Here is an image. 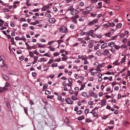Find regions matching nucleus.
<instances>
[{
    "label": "nucleus",
    "instance_id": "f257e3e1",
    "mask_svg": "<svg viewBox=\"0 0 130 130\" xmlns=\"http://www.w3.org/2000/svg\"><path fill=\"white\" fill-rule=\"evenodd\" d=\"M59 30L62 33H65L67 32V28L64 26L60 27L59 28Z\"/></svg>",
    "mask_w": 130,
    "mask_h": 130
},
{
    "label": "nucleus",
    "instance_id": "f03ea898",
    "mask_svg": "<svg viewBox=\"0 0 130 130\" xmlns=\"http://www.w3.org/2000/svg\"><path fill=\"white\" fill-rule=\"evenodd\" d=\"M98 21V20L96 19L92 21L89 22L88 23V25L89 26H91L93 24H95V23H96Z\"/></svg>",
    "mask_w": 130,
    "mask_h": 130
},
{
    "label": "nucleus",
    "instance_id": "7ed1b4c3",
    "mask_svg": "<svg viewBox=\"0 0 130 130\" xmlns=\"http://www.w3.org/2000/svg\"><path fill=\"white\" fill-rule=\"evenodd\" d=\"M3 56H0V66L3 67L4 65V62L3 59Z\"/></svg>",
    "mask_w": 130,
    "mask_h": 130
},
{
    "label": "nucleus",
    "instance_id": "20e7f679",
    "mask_svg": "<svg viewBox=\"0 0 130 130\" xmlns=\"http://www.w3.org/2000/svg\"><path fill=\"white\" fill-rule=\"evenodd\" d=\"M66 102L68 104H72L73 101H71L69 98H68L65 99Z\"/></svg>",
    "mask_w": 130,
    "mask_h": 130
},
{
    "label": "nucleus",
    "instance_id": "39448f33",
    "mask_svg": "<svg viewBox=\"0 0 130 130\" xmlns=\"http://www.w3.org/2000/svg\"><path fill=\"white\" fill-rule=\"evenodd\" d=\"M56 21L55 19L53 18H51L49 19L48 22L50 23H54Z\"/></svg>",
    "mask_w": 130,
    "mask_h": 130
},
{
    "label": "nucleus",
    "instance_id": "423d86ee",
    "mask_svg": "<svg viewBox=\"0 0 130 130\" xmlns=\"http://www.w3.org/2000/svg\"><path fill=\"white\" fill-rule=\"evenodd\" d=\"M2 77L3 78L6 80H9V78L4 74H2Z\"/></svg>",
    "mask_w": 130,
    "mask_h": 130
},
{
    "label": "nucleus",
    "instance_id": "0eeeda50",
    "mask_svg": "<svg viewBox=\"0 0 130 130\" xmlns=\"http://www.w3.org/2000/svg\"><path fill=\"white\" fill-rule=\"evenodd\" d=\"M8 89L7 88V87H6L5 86L2 89V88L1 89V88H0V92H2L3 91H5V90H7Z\"/></svg>",
    "mask_w": 130,
    "mask_h": 130
},
{
    "label": "nucleus",
    "instance_id": "6e6552de",
    "mask_svg": "<svg viewBox=\"0 0 130 130\" xmlns=\"http://www.w3.org/2000/svg\"><path fill=\"white\" fill-rule=\"evenodd\" d=\"M114 43L113 42H110L109 43V44L108 46H110L111 47H113V46L114 45Z\"/></svg>",
    "mask_w": 130,
    "mask_h": 130
},
{
    "label": "nucleus",
    "instance_id": "1a4fd4ad",
    "mask_svg": "<svg viewBox=\"0 0 130 130\" xmlns=\"http://www.w3.org/2000/svg\"><path fill=\"white\" fill-rule=\"evenodd\" d=\"M78 58L79 59H82L84 60H85L87 59V58H84L83 56H78Z\"/></svg>",
    "mask_w": 130,
    "mask_h": 130
},
{
    "label": "nucleus",
    "instance_id": "9d476101",
    "mask_svg": "<svg viewBox=\"0 0 130 130\" xmlns=\"http://www.w3.org/2000/svg\"><path fill=\"white\" fill-rule=\"evenodd\" d=\"M92 9V7L91 6H89L86 8V10L87 11H90Z\"/></svg>",
    "mask_w": 130,
    "mask_h": 130
},
{
    "label": "nucleus",
    "instance_id": "9b49d317",
    "mask_svg": "<svg viewBox=\"0 0 130 130\" xmlns=\"http://www.w3.org/2000/svg\"><path fill=\"white\" fill-rule=\"evenodd\" d=\"M93 32V30H91L90 31H88L87 33V35H90Z\"/></svg>",
    "mask_w": 130,
    "mask_h": 130
},
{
    "label": "nucleus",
    "instance_id": "f8f14e48",
    "mask_svg": "<svg viewBox=\"0 0 130 130\" xmlns=\"http://www.w3.org/2000/svg\"><path fill=\"white\" fill-rule=\"evenodd\" d=\"M39 23V22L38 21H36L35 22H31L30 23L31 24L33 25H35Z\"/></svg>",
    "mask_w": 130,
    "mask_h": 130
},
{
    "label": "nucleus",
    "instance_id": "ddd939ff",
    "mask_svg": "<svg viewBox=\"0 0 130 130\" xmlns=\"http://www.w3.org/2000/svg\"><path fill=\"white\" fill-rule=\"evenodd\" d=\"M48 85L47 84H46L44 85L43 86V91H44L45 90H46L47 87Z\"/></svg>",
    "mask_w": 130,
    "mask_h": 130
},
{
    "label": "nucleus",
    "instance_id": "4468645a",
    "mask_svg": "<svg viewBox=\"0 0 130 130\" xmlns=\"http://www.w3.org/2000/svg\"><path fill=\"white\" fill-rule=\"evenodd\" d=\"M122 26V24L121 23H119L116 26V27L117 28H120Z\"/></svg>",
    "mask_w": 130,
    "mask_h": 130
},
{
    "label": "nucleus",
    "instance_id": "2eb2a0df",
    "mask_svg": "<svg viewBox=\"0 0 130 130\" xmlns=\"http://www.w3.org/2000/svg\"><path fill=\"white\" fill-rule=\"evenodd\" d=\"M78 40L79 41L82 42V43H83L86 44V43L85 41L82 40V38H78Z\"/></svg>",
    "mask_w": 130,
    "mask_h": 130
},
{
    "label": "nucleus",
    "instance_id": "dca6fc26",
    "mask_svg": "<svg viewBox=\"0 0 130 130\" xmlns=\"http://www.w3.org/2000/svg\"><path fill=\"white\" fill-rule=\"evenodd\" d=\"M109 51L107 50H105L103 54L104 55H106L109 53Z\"/></svg>",
    "mask_w": 130,
    "mask_h": 130
},
{
    "label": "nucleus",
    "instance_id": "f3484780",
    "mask_svg": "<svg viewBox=\"0 0 130 130\" xmlns=\"http://www.w3.org/2000/svg\"><path fill=\"white\" fill-rule=\"evenodd\" d=\"M107 44L106 43H104L101 46V48H104L105 47H107Z\"/></svg>",
    "mask_w": 130,
    "mask_h": 130
},
{
    "label": "nucleus",
    "instance_id": "a211bd4d",
    "mask_svg": "<svg viewBox=\"0 0 130 130\" xmlns=\"http://www.w3.org/2000/svg\"><path fill=\"white\" fill-rule=\"evenodd\" d=\"M72 99L73 100H77V97L74 95H73L72 96Z\"/></svg>",
    "mask_w": 130,
    "mask_h": 130
},
{
    "label": "nucleus",
    "instance_id": "6ab92c4d",
    "mask_svg": "<svg viewBox=\"0 0 130 130\" xmlns=\"http://www.w3.org/2000/svg\"><path fill=\"white\" fill-rule=\"evenodd\" d=\"M79 18V16L78 15L73 16L71 17V19H77Z\"/></svg>",
    "mask_w": 130,
    "mask_h": 130
},
{
    "label": "nucleus",
    "instance_id": "aec40b11",
    "mask_svg": "<svg viewBox=\"0 0 130 130\" xmlns=\"http://www.w3.org/2000/svg\"><path fill=\"white\" fill-rule=\"evenodd\" d=\"M125 34H121L120 35V37L121 38H123L125 36Z\"/></svg>",
    "mask_w": 130,
    "mask_h": 130
},
{
    "label": "nucleus",
    "instance_id": "412c9836",
    "mask_svg": "<svg viewBox=\"0 0 130 130\" xmlns=\"http://www.w3.org/2000/svg\"><path fill=\"white\" fill-rule=\"evenodd\" d=\"M109 25H107L108 26H111L113 27L115 26V24L113 22H112L111 23H109Z\"/></svg>",
    "mask_w": 130,
    "mask_h": 130
},
{
    "label": "nucleus",
    "instance_id": "4be33fe9",
    "mask_svg": "<svg viewBox=\"0 0 130 130\" xmlns=\"http://www.w3.org/2000/svg\"><path fill=\"white\" fill-rule=\"evenodd\" d=\"M84 117L83 116H82L79 117L78 118V119L79 121H80L82 120L83 119H84Z\"/></svg>",
    "mask_w": 130,
    "mask_h": 130
},
{
    "label": "nucleus",
    "instance_id": "5701e85b",
    "mask_svg": "<svg viewBox=\"0 0 130 130\" xmlns=\"http://www.w3.org/2000/svg\"><path fill=\"white\" fill-rule=\"evenodd\" d=\"M126 58V56H125L122 59L121 61V62L122 63H124L125 61Z\"/></svg>",
    "mask_w": 130,
    "mask_h": 130
},
{
    "label": "nucleus",
    "instance_id": "b1692460",
    "mask_svg": "<svg viewBox=\"0 0 130 130\" xmlns=\"http://www.w3.org/2000/svg\"><path fill=\"white\" fill-rule=\"evenodd\" d=\"M24 109L25 113L26 114V115H27L28 113L27 112V108L26 107H24Z\"/></svg>",
    "mask_w": 130,
    "mask_h": 130
},
{
    "label": "nucleus",
    "instance_id": "393cba45",
    "mask_svg": "<svg viewBox=\"0 0 130 130\" xmlns=\"http://www.w3.org/2000/svg\"><path fill=\"white\" fill-rule=\"evenodd\" d=\"M82 95L84 97H87V95L86 92H83L82 94Z\"/></svg>",
    "mask_w": 130,
    "mask_h": 130
},
{
    "label": "nucleus",
    "instance_id": "a878e982",
    "mask_svg": "<svg viewBox=\"0 0 130 130\" xmlns=\"http://www.w3.org/2000/svg\"><path fill=\"white\" fill-rule=\"evenodd\" d=\"M20 40H22L25 41L26 40V39L23 36L21 38H20Z\"/></svg>",
    "mask_w": 130,
    "mask_h": 130
},
{
    "label": "nucleus",
    "instance_id": "bb28decb",
    "mask_svg": "<svg viewBox=\"0 0 130 130\" xmlns=\"http://www.w3.org/2000/svg\"><path fill=\"white\" fill-rule=\"evenodd\" d=\"M5 86L7 87H10V85L9 83L7 82L6 83L5 85Z\"/></svg>",
    "mask_w": 130,
    "mask_h": 130
},
{
    "label": "nucleus",
    "instance_id": "cd10ccee",
    "mask_svg": "<svg viewBox=\"0 0 130 130\" xmlns=\"http://www.w3.org/2000/svg\"><path fill=\"white\" fill-rule=\"evenodd\" d=\"M89 12V11L87 10V11L83 12L82 13L84 14H88Z\"/></svg>",
    "mask_w": 130,
    "mask_h": 130
},
{
    "label": "nucleus",
    "instance_id": "c85d7f7f",
    "mask_svg": "<svg viewBox=\"0 0 130 130\" xmlns=\"http://www.w3.org/2000/svg\"><path fill=\"white\" fill-rule=\"evenodd\" d=\"M118 60H117L116 61L113 63V64H115V65H118L119 64V63H117L118 62Z\"/></svg>",
    "mask_w": 130,
    "mask_h": 130
},
{
    "label": "nucleus",
    "instance_id": "c756f323",
    "mask_svg": "<svg viewBox=\"0 0 130 130\" xmlns=\"http://www.w3.org/2000/svg\"><path fill=\"white\" fill-rule=\"evenodd\" d=\"M4 12H8L9 11V10L7 8H5L3 10Z\"/></svg>",
    "mask_w": 130,
    "mask_h": 130
},
{
    "label": "nucleus",
    "instance_id": "7c9ffc66",
    "mask_svg": "<svg viewBox=\"0 0 130 130\" xmlns=\"http://www.w3.org/2000/svg\"><path fill=\"white\" fill-rule=\"evenodd\" d=\"M53 61H54V60H53V59H50V60L48 62V64H49L53 62Z\"/></svg>",
    "mask_w": 130,
    "mask_h": 130
},
{
    "label": "nucleus",
    "instance_id": "2f4dec72",
    "mask_svg": "<svg viewBox=\"0 0 130 130\" xmlns=\"http://www.w3.org/2000/svg\"><path fill=\"white\" fill-rule=\"evenodd\" d=\"M29 55L31 57H32L34 56L33 53L31 52H29Z\"/></svg>",
    "mask_w": 130,
    "mask_h": 130
},
{
    "label": "nucleus",
    "instance_id": "473e14b6",
    "mask_svg": "<svg viewBox=\"0 0 130 130\" xmlns=\"http://www.w3.org/2000/svg\"><path fill=\"white\" fill-rule=\"evenodd\" d=\"M51 66L52 67H56L57 66V65L56 63H53L51 64Z\"/></svg>",
    "mask_w": 130,
    "mask_h": 130
},
{
    "label": "nucleus",
    "instance_id": "72a5a7b5",
    "mask_svg": "<svg viewBox=\"0 0 130 130\" xmlns=\"http://www.w3.org/2000/svg\"><path fill=\"white\" fill-rule=\"evenodd\" d=\"M85 84H84V85L82 84L81 85V87H80V90H83V89L84 87H85Z\"/></svg>",
    "mask_w": 130,
    "mask_h": 130
},
{
    "label": "nucleus",
    "instance_id": "f704fd0d",
    "mask_svg": "<svg viewBox=\"0 0 130 130\" xmlns=\"http://www.w3.org/2000/svg\"><path fill=\"white\" fill-rule=\"evenodd\" d=\"M7 106L8 108H10V103L9 102H6Z\"/></svg>",
    "mask_w": 130,
    "mask_h": 130
},
{
    "label": "nucleus",
    "instance_id": "c9c22d12",
    "mask_svg": "<svg viewBox=\"0 0 130 130\" xmlns=\"http://www.w3.org/2000/svg\"><path fill=\"white\" fill-rule=\"evenodd\" d=\"M41 61L42 62H45L46 61V59H45L44 58H40Z\"/></svg>",
    "mask_w": 130,
    "mask_h": 130
},
{
    "label": "nucleus",
    "instance_id": "e433bc0d",
    "mask_svg": "<svg viewBox=\"0 0 130 130\" xmlns=\"http://www.w3.org/2000/svg\"><path fill=\"white\" fill-rule=\"evenodd\" d=\"M117 35H116V36H113L111 38V40H115L116 38H117Z\"/></svg>",
    "mask_w": 130,
    "mask_h": 130
},
{
    "label": "nucleus",
    "instance_id": "4c0bfd02",
    "mask_svg": "<svg viewBox=\"0 0 130 130\" xmlns=\"http://www.w3.org/2000/svg\"><path fill=\"white\" fill-rule=\"evenodd\" d=\"M80 34L81 35H84L85 34H86L87 35V33L85 32H81L80 33Z\"/></svg>",
    "mask_w": 130,
    "mask_h": 130
},
{
    "label": "nucleus",
    "instance_id": "58836bf2",
    "mask_svg": "<svg viewBox=\"0 0 130 130\" xmlns=\"http://www.w3.org/2000/svg\"><path fill=\"white\" fill-rule=\"evenodd\" d=\"M89 94L91 96H92L94 94V93L93 91H91L89 92Z\"/></svg>",
    "mask_w": 130,
    "mask_h": 130
},
{
    "label": "nucleus",
    "instance_id": "ea45409f",
    "mask_svg": "<svg viewBox=\"0 0 130 130\" xmlns=\"http://www.w3.org/2000/svg\"><path fill=\"white\" fill-rule=\"evenodd\" d=\"M51 93L48 90H46L45 91V94H46L47 95L49 94H50Z\"/></svg>",
    "mask_w": 130,
    "mask_h": 130
},
{
    "label": "nucleus",
    "instance_id": "a19ab883",
    "mask_svg": "<svg viewBox=\"0 0 130 130\" xmlns=\"http://www.w3.org/2000/svg\"><path fill=\"white\" fill-rule=\"evenodd\" d=\"M127 47V46L125 45H122L121 46V48H124Z\"/></svg>",
    "mask_w": 130,
    "mask_h": 130
},
{
    "label": "nucleus",
    "instance_id": "79ce46f5",
    "mask_svg": "<svg viewBox=\"0 0 130 130\" xmlns=\"http://www.w3.org/2000/svg\"><path fill=\"white\" fill-rule=\"evenodd\" d=\"M96 70L99 73H100L101 71V70L99 68H97L96 69Z\"/></svg>",
    "mask_w": 130,
    "mask_h": 130
},
{
    "label": "nucleus",
    "instance_id": "37998d69",
    "mask_svg": "<svg viewBox=\"0 0 130 130\" xmlns=\"http://www.w3.org/2000/svg\"><path fill=\"white\" fill-rule=\"evenodd\" d=\"M11 41L12 43H13V44L15 45V43H14V38H12L11 39Z\"/></svg>",
    "mask_w": 130,
    "mask_h": 130
},
{
    "label": "nucleus",
    "instance_id": "c03bdc74",
    "mask_svg": "<svg viewBox=\"0 0 130 130\" xmlns=\"http://www.w3.org/2000/svg\"><path fill=\"white\" fill-rule=\"evenodd\" d=\"M127 41V39L126 38H124L122 40V42L123 43H126Z\"/></svg>",
    "mask_w": 130,
    "mask_h": 130
},
{
    "label": "nucleus",
    "instance_id": "a18cd8bd",
    "mask_svg": "<svg viewBox=\"0 0 130 130\" xmlns=\"http://www.w3.org/2000/svg\"><path fill=\"white\" fill-rule=\"evenodd\" d=\"M24 58V57L23 56H21L20 58L19 57V59L20 60H21V61H22Z\"/></svg>",
    "mask_w": 130,
    "mask_h": 130
},
{
    "label": "nucleus",
    "instance_id": "49530a36",
    "mask_svg": "<svg viewBox=\"0 0 130 130\" xmlns=\"http://www.w3.org/2000/svg\"><path fill=\"white\" fill-rule=\"evenodd\" d=\"M59 54V53H54L53 55L54 56H58Z\"/></svg>",
    "mask_w": 130,
    "mask_h": 130
},
{
    "label": "nucleus",
    "instance_id": "de8ad7c7",
    "mask_svg": "<svg viewBox=\"0 0 130 130\" xmlns=\"http://www.w3.org/2000/svg\"><path fill=\"white\" fill-rule=\"evenodd\" d=\"M89 111V110L88 109H85L84 112L85 113L87 114L88 113V112Z\"/></svg>",
    "mask_w": 130,
    "mask_h": 130
},
{
    "label": "nucleus",
    "instance_id": "09e8293b",
    "mask_svg": "<svg viewBox=\"0 0 130 130\" xmlns=\"http://www.w3.org/2000/svg\"><path fill=\"white\" fill-rule=\"evenodd\" d=\"M53 97V95L51 96V95H48L47 96V98L48 99H52Z\"/></svg>",
    "mask_w": 130,
    "mask_h": 130
},
{
    "label": "nucleus",
    "instance_id": "8fccbe9b",
    "mask_svg": "<svg viewBox=\"0 0 130 130\" xmlns=\"http://www.w3.org/2000/svg\"><path fill=\"white\" fill-rule=\"evenodd\" d=\"M67 59V58L66 57L64 56V57H63L62 58V59L63 61H65Z\"/></svg>",
    "mask_w": 130,
    "mask_h": 130
},
{
    "label": "nucleus",
    "instance_id": "3c124183",
    "mask_svg": "<svg viewBox=\"0 0 130 130\" xmlns=\"http://www.w3.org/2000/svg\"><path fill=\"white\" fill-rule=\"evenodd\" d=\"M111 34L110 32H108V33H106V36L110 37V35H111Z\"/></svg>",
    "mask_w": 130,
    "mask_h": 130
},
{
    "label": "nucleus",
    "instance_id": "603ef678",
    "mask_svg": "<svg viewBox=\"0 0 130 130\" xmlns=\"http://www.w3.org/2000/svg\"><path fill=\"white\" fill-rule=\"evenodd\" d=\"M93 104V101H89L88 102V104L89 105H92Z\"/></svg>",
    "mask_w": 130,
    "mask_h": 130
},
{
    "label": "nucleus",
    "instance_id": "864d4df0",
    "mask_svg": "<svg viewBox=\"0 0 130 130\" xmlns=\"http://www.w3.org/2000/svg\"><path fill=\"white\" fill-rule=\"evenodd\" d=\"M68 81L69 83H72L73 81V79L72 78H70L68 79Z\"/></svg>",
    "mask_w": 130,
    "mask_h": 130
},
{
    "label": "nucleus",
    "instance_id": "5fc2aeb1",
    "mask_svg": "<svg viewBox=\"0 0 130 130\" xmlns=\"http://www.w3.org/2000/svg\"><path fill=\"white\" fill-rule=\"evenodd\" d=\"M79 88L78 87H76L75 88V90L76 92H77L79 90Z\"/></svg>",
    "mask_w": 130,
    "mask_h": 130
},
{
    "label": "nucleus",
    "instance_id": "6e6d98bb",
    "mask_svg": "<svg viewBox=\"0 0 130 130\" xmlns=\"http://www.w3.org/2000/svg\"><path fill=\"white\" fill-rule=\"evenodd\" d=\"M82 113V111L81 110L77 111V113L78 115H80Z\"/></svg>",
    "mask_w": 130,
    "mask_h": 130
},
{
    "label": "nucleus",
    "instance_id": "4d7b16f0",
    "mask_svg": "<svg viewBox=\"0 0 130 130\" xmlns=\"http://www.w3.org/2000/svg\"><path fill=\"white\" fill-rule=\"evenodd\" d=\"M90 15L92 17H95L96 15V14L95 13H91Z\"/></svg>",
    "mask_w": 130,
    "mask_h": 130
},
{
    "label": "nucleus",
    "instance_id": "13d9d810",
    "mask_svg": "<svg viewBox=\"0 0 130 130\" xmlns=\"http://www.w3.org/2000/svg\"><path fill=\"white\" fill-rule=\"evenodd\" d=\"M114 47H115V48L116 49H118L120 47V46L117 45H114Z\"/></svg>",
    "mask_w": 130,
    "mask_h": 130
},
{
    "label": "nucleus",
    "instance_id": "bf43d9fd",
    "mask_svg": "<svg viewBox=\"0 0 130 130\" xmlns=\"http://www.w3.org/2000/svg\"><path fill=\"white\" fill-rule=\"evenodd\" d=\"M53 9L54 11H57V8L55 7H53Z\"/></svg>",
    "mask_w": 130,
    "mask_h": 130
},
{
    "label": "nucleus",
    "instance_id": "052dcab7",
    "mask_svg": "<svg viewBox=\"0 0 130 130\" xmlns=\"http://www.w3.org/2000/svg\"><path fill=\"white\" fill-rule=\"evenodd\" d=\"M58 99L60 101H61L62 100V97L61 96H58Z\"/></svg>",
    "mask_w": 130,
    "mask_h": 130
},
{
    "label": "nucleus",
    "instance_id": "680f3d73",
    "mask_svg": "<svg viewBox=\"0 0 130 130\" xmlns=\"http://www.w3.org/2000/svg\"><path fill=\"white\" fill-rule=\"evenodd\" d=\"M37 45H38V47H43L45 46V45H40L39 44H38Z\"/></svg>",
    "mask_w": 130,
    "mask_h": 130
},
{
    "label": "nucleus",
    "instance_id": "e2e57ef3",
    "mask_svg": "<svg viewBox=\"0 0 130 130\" xmlns=\"http://www.w3.org/2000/svg\"><path fill=\"white\" fill-rule=\"evenodd\" d=\"M74 77L76 79H77L79 77V76L77 74H75L74 75Z\"/></svg>",
    "mask_w": 130,
    "mask_h": 130
},
{
    "label": "nucleus",
    "instance_id": "0e129e2a",
    "mask_svg": "<svg viewBox=\"0 0 130 130\" xmlns=\"http://www.w3.org/2000/svg\"><path fill=\"white\" fill-rule=\"evenodd\" d=\"M29 1H27L26 2V5L28 6H30L31 5V4H29Z\"/></svg>",
    "mask_w": 130,
    "mask_h": 130
},
{
    "label": "nucleus",
    "instance_id": "69168bd1",
    "mask_svg": "<svg viewBox=\"0 0 130 130\" xmlns=\"http://www.w3.org/2000/svg\"><path fill=\"white\" fill-rule=\"evenodd\" d=\"M20 21H26L25 19L24 18H22L20 19Z\"/></svg>",
    "mask_w": 130,
    "mask_h": 130
},
{
    "label": "nucleus",
    "instance_id": "338daca9",
    "mask_svg": "<svg viewBox=\"0 0 130 130\" xmlns=\"http://www.w3.org/2000/svg\"><path fill=\"white\" fill-rule=\"evenodd\" d=\"M114 89L115 90H119V87H118L116 86L114 87Z\"/></svg>",
    "mask_w": 130,
    "mask_h": 130
},
{
    "label": "nucleus",
    "instance_id": "774afa93",
    "mask_svg": "<svg viewBox=\"0 0 130 130\" xmlns=\"http://www.w3.org/2000/svg\"><path fill=\"white\" fill-rule=\"evenodd\" d=\"M93 115L94 117H96L98 115V114L94 112L93 113Z\"/></svg>",
    "mask_w": 130,
    "mask_h": 130
}]
</instances>
